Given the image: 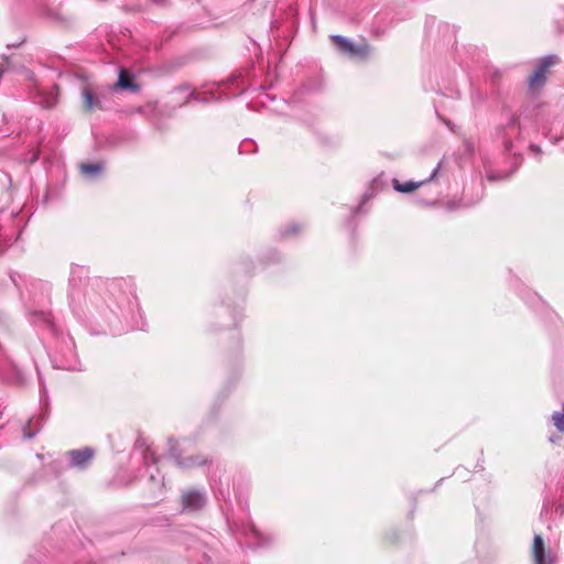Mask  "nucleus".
Instances as JSON below:
<instances>
[{"instance_id": "11", "label": "nucleus", "mask_w": 564, "mask_h": 564, "mask_svg": "<svg viewBox=\"0 0 564 564\" xmlns=\"http://www.w3.org/2000/svg\"><path fill=\"white\" fill-rule=\"evenodd\" d=\"M102 166L100 164H82L80 171L87 175H95L101 171Z\"/></svg>"}, {"instance_id": "2", "label": "nucleus", "mask_w": 564, "mask_h": 564, "mask_svg": "<svg viewBox=\"0 0 564 564\" xmlns=\"http://www.w3.org/2000/svg\"><path fill=\"white\" fill-rule=\"evenodd\" d=\"M557 61L558 58L556 55H547L539 62L535 70L529 79L530 89L534 90L545 84L550 67L555 65Z\"/></svg>"}, {"instance_id": "1", "label": "nucleus", "mask_w": 564, "mask_h": 564, "mask_svg": "<svg viewBox=\"0 0 564 564\" xmlns=\"http://www.w3.org/2000/svg\"><path fill=\"white\" fill-rule=\"evenodd\" d=\"M330 39L333 43L338 47V50L349 55L350 57L366 59L369 56L370 46L365 41L358 44H354L340 35H333Z\"/></svg>"}, {"instance_id": "9", "label": "nucleus", "mask_w": 564, "mask_h": 564, "mask_svg": "<svg viewBox=\"0 0 564 564\" xmlns=\"http://www.w3.org/2000/svg\"><path fill=\"white\" fill-rule=\"evenodd\" d=\"M422 182H405L399 183L394 181V188L401 193H412L421 186Z\"/></svg>"}, {"instance_id": "12", "label": "nucleus", "mask_w": 564, "mask_h": 564, "mask_svg": "<svg viewBox=\"0 0 564 564\" xmlns=\"http://www.w3.org/2000/svg\"><path fill=\"white\" fill-rule=\"evenodd\" d=\"M464 148H465V151L467 153H473V151H474V142H471L470 140L464 141Z\"/></svg>"}, {"instance_id": "14", "label": "nucleus", "mask_w": 564, "mask_h": 564, "mask_svg": "<svg viewBox=\"0 0 564 564\" xmlns=\"http://www.w3.org/2000/svg\"><path fill=\"white\" fill-rule=\"evenodd\" d=\"M530 149L535 153H541V149L535 144H530Z\"/></svg>"}, {"instance_id": "7", "label": "nucleus", "mask_w": 564, "mask_h": 564, "mask_svg": "<svg viewBox=\"0 0 564 564\" xmlns=\"http://www.w3.org/2000/svg\"><path fill=\"white\" fill-rule=\"evenodd\" d=\"M118 88L127 89L131 91H137L139 86L133 84L132 77L128 70L121 69L119 73V78L116 85Z\"/></svg>"}, {"instance_id": "8", "label": "nucleus", "mask_w": 564, "mask_h": 564, "mask_svg": "<svg viewBox=\"0 0 564 564\" xmlns=\"http://www.w3.org/2000/svg\"><path fill=\"white\" fill-rule=\"evenodd\" d=\"M183 502L185 507L192 509H199L204 503L202 495L195 491L186 492L183 496Z\"/></svg>"}, {"instance_id": "3", "label": "nucleus", "mask_w": 564, "mask_h": 564, "mask_svg": "<svg viewBox=\"0 0 564 564\" xmlns=\"http://www.w3.org/2000/svg\"><path fill=\"white\" fill-rule=\"evenodd\" d=\"M531 556L533 564H555L556 561V557L545 545V542L540 534L534 535Z\"/></svg>"}, {"instance_id": "4", "label": "nucleus", "mask_w": 564, "mask_h": 564, "mask_svg": "<svg viewBox=\"0 0 564 564\" xmlns=\"http://www.w3.org/2000/svg\"><path fill=\"white\" fill-rule=\"evenodd\" d=\"M82 110L84 113H91L95 110H102L100 98L96 95L90 84L82 87Z\"/></svg>"}, {"instance_id": "10", "label": "nucleus", "mask_w": 564, "mask_h": 564, "mask_svg": "<svg viewBox=\"0 0 564 564\" xmlns=\"http://www.w3.org/2000/svg\"><path fill=\"white\" fill-rule=\"evenodd\" d=\"M551 420H552L553 424L555 425V427L560 432L564 433V404H563L561 411H555L552 414Z\"/></svg>"}, {"instance_id": "6", "label": "nucleus", "mask_w": 564, "mask_h": 564, "mask_svg": "<svg viewBox=\"0 0 564 564\" xmlns=\"http://www.w3.org/2000/svg\"><path fill=\"white\" fill-rule=\"evenodd\" d=\"M94 456V452L90 448H83L69 452V457L74 466H83L89 462Z\"/></svg>"}, {"instance_id": "5", "label": "nucleus", "mask_w": 564, "mask_h": 564, "mask_svg": "<svg viewBox=\"0 0 564 564\" xmlns=\"http://www.w3.org/2000/svg\"><path fill=\"white\" fill-rule=\"evenodd\" d=\"M525 127L521 124L517 118H511L508 124L505 127L503 131V143L507 151H511L512 149V137H517L518 139H524Z\"/></svg>"}, {"instance_id": "13", "label": "nucleus", "mask_w": 564, "mask_h": 564, "mask_svg": "<svg viewBox=\"0 0 564 564\" xmlns=\"http://www.w3.org/2000/svg\"><path fill=\"white\" fill-rule=\"evenodd\" d=\"M508 176H509V174L503 175V176H502V175L488 174V178H489L490 181L501 180V178H505V177H508Z\"/></svg>"}, {"instance_id": "15", "label": "nucleus", "mask_w": 564, "mask_h": 564, "mask_svg": "<svg viewBox=\"0 0 564 564\" xmlns=\"http://www.w3.org/2000/svg\"><path fill=\"white\" fill-rule=\"evenodd\" d=\"M54 88L56 89V94H58L59 93V87L55 85Z\"/></svg>"}]
</instances>
